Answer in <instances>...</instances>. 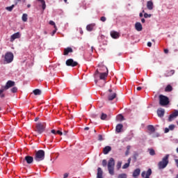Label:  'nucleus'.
I'll list each match as a JSON object with an SVG mask.
<instances>
[{"instance_id":"1","label":"nucleus","mask_w":178,"mask_h":178,"mask_svg":"<svg viewBox=\"0 0 178 178\" xmlns=\"http://www.w3.org/2000/svg\"><path fill=\"white\" fill-rule=\"evenodd\" d=\"M169 154H166L162 159L161 161H160L158 164V169L159 170H162L163 169H165L166 168V166H168V165H169Z\"/></svg>"},{"instance_id":"2","label":"nucleus","mask_w":178,"mask_h":178,"mask_svg":"<svg viewBox=\"0 0 178 178\" xmlns=\"http://www.w3.org/2000/svg\"><path fill=\"white\" fill-rule=\"evenodd\" d=\"M108 173L113 176L115 175V159L111 158L107 164Z\"/></svg>"},{"instance_id":"3","label":"nucleus","mask_w":178,"mask_h":178,"mask_svg":"<svg viewBox=\"0 0 178 178\" xmlns=\"http://www.w3.org/2000/svg\"><path fill=\"white\" fill-rule=\"evenodd\" d=\"M45 158V152L42 149L38 150L36 152L35 155V161L37 162H40L41 161H44Z\"/></svg>"},{"instance_id":"4","label":"nucleus","mask_w":178,"mask_h":178,"mask_svg":"<svg viewBox=\"0 0 178 178\" xmlns=\"http://www.w3.org/2000/svg\"><path fill=\"white\" fill-rule=\"evenodd\" d=\"M159 105H161V106H166V105H169V103L170 102L169 101V97L163 95H160L159 96Z\"/></svg>"},{"instance_id":"5","label":"nucleus","mask_w":178,"mask_h":178,"mask_svg":"<svg viewBox=\"0 0 178 178\" xmlns=\"http://www.w3.org/2000/svg\"><path fill=\"white\" fill-rule=\"evenodd\" d=\"M45 131V124L38 122L36 124L35 131L38 133V134H42Z\"/></svg>"},{"instance_id":"6","label":"nucleus","mask_w":178,"mask_h":178,"mask_svg":"<svg viewBox=\"0 0 178 178\" xmlns=\"http://www.w3.org/2000/svg\"><path fill=\"white\" fill-rule=\"evenodd\" d=\"M13 53L8 51L5 54L4 60L6 63H12L13 62Z\"/></svg>"},{"instance_id":"7","label":"nucleus","mask_w":178,"mask_h":178,"mask_svg":"<svg viewBox=\"0 0 178 178\" xmlns=\"http://www.w3.org/2000/svg\"><path fill=\"white\" fill-rule=\"evenodd\" d=\"M117 95H118L116 94V92H114L113 90H112V89H109L108 93V100L113 101V99L116 98Z\"/></svg>"},{"instance_id":"8","label":"nucleus","mask_w":178,"mask_h":178,"mask_svg":"<svg viewBox=\"0 0 178 178\" xmlns=\"http://www.w3.org/2000/svg\"><path fill=\"white\" fill-rule=\"evenodd\" d=\"M65 65L67 66H70L71 67H75V66H77L79 65V63L74 61L72 58L67 59L65 62Z\"/></svg>"},{"instance_id":"9","label":"nucleus","mask_w":178,"mask_h":178,"mask_svg":"<svg viewBox=\"0 0 178 178\" xmlns=\"http://www.w3.org/2000/svg\"><path fill=\"white\" fill-rule=\"evenodd\" d=\"M151 175H152V170H151V168H149L147 172H142L141 176L143 178H149V176H151Z\"/></svg>"},{"instance_id":"10","label":"nucleus","mask_w":178,"mask_h":178,"mask_svg":"<svg viewBox=\"0 0 178 178\" xmlns=\"http://www.w3.org/2000/svg\"><path fill=\"white\" fill-rule=\"evenodd\" d=\"M15 83L13 81H8L7 83H6L5 86H3L4 88V90H9V88L12 87H15Z\"/></svg>"},{"instance_id":"11","label":"nucleus","mask_w":178,"mask_h":178,"mask_svg":"<svg viewBox=\"0 0 178 178\" xmlns=\"http://www.w3.org/2000/svg\"><path fill=\"white\" fill-rule=\"evenodd\" d=\"M178 116V111L177 110H175L174 112H172L169 118H168V122H172V120H173V119H176V118H177Z\"/></svg>"},{"instance_id":"12","label":"nucleus","mask_w":178,"mask_h":178,"mask_svg":"<svg viewBox=\"0 0 178 178\" xmlns=\"http://www.w3.org/2000/svg\"><path fill=\"white\" fill-rule=\"evenodd\" d=\"M103 69H104V70H107V72H103V73H100V80H105V79H106V77H108V68L105 66L102 67Z\"/></svg>"},{"instance_id":"13","label":"nucleus","mask_w":178,"mask_h":178,"mask_svg":"<svg viewBox=\"0 0 178 178\" xmlns=\"http://www.w3.org/2000/svg\"><path fill=\"white\" fill-rule=\"evenodd\" d=\"M24 161H26V163L30 165L34 162V158L31 156H26Z\"/></svg>"},{"instance_id":"14","label":"nucleus","mask_w":178,"mask_h":178,"mask_svg":"<svg viewBox=\"0 0 178 178\" xmlns=\"http://www.w3.org/2000/svg\"><path fill=\"white\" fill-rule=\"evenodd\" d=\"M16 38H20V33L17 32L12 35L10 37V42H13L16 40Z\"/></svg>"},{"instance_id":"15","label":"nucleus","mask_w":178,"mask_h":178,"mask_svg":"<svg viewBox=\"0 0 178 178\" xmlns=\"http://www.w3.org/2000/svg\"><path fill=\"white\" fill-rule=\"evenodd\" d=\"M157 115L159 118H163L165 116V109L160 108L157 110Z\"/></svg>"},{"instance_id":"16","label":"nucleus","mask_w":178,"mask_h":178,"mask_svg":"<svg viewBox=\"0 0 178 178\" xmlns=\"http://www.w3.org/2000/svg\"><path fill=\"white\" fill-rule=\"evenodd\" d=\"M72 52H73V49L72 47H67L64 49L63 55L67 56L69 54H72Z\"/></svg>"},{"instance_id":"17","label":"nucleus","mask_w":178,"mask_h":178,"mask_svg":"<svg viewBox=\"0 0 178 178\" xmlns=\"http://www.w3.org/2000/svg\"><path fill=\"white\" fill-rule=\"evenodd\" d=\"M111 151H112V147H111V146H106L103 149V154H104V155H107V154H109Z\"/></svg>"},{"instance_id":"18","label":"nucleus","mask_w":178,"mask_h":178,"mask_svg":"<svg viewBox=\"0 0 178 178\" xmlns=\"http://www.w3.org/2000/svg\"><path fill=\"white\" fill-rule=\"evenodd\" d=\"M135 29L137 31H143V25H141V23L136 22L135 24Z\"/></svg>"},{"instance_id":"19","label":"nucleus","mask_w":178,"mask_h":178,"mask_svg":"<svg viewBox=\"0 0 178 178\" xmlns=\"http://www.w3.org/2000/svg\"><path fill=\"white\" fill-rule=\"evenodd\" d=\"M140 173H141V170H140V168H136L133 172V177H138Z\"/></svg>"},{"instance_id":"20","label":"nucleus","mask_w":178,"mask_h":178,"mask_svg":"<svg viewBox=\"0 0 178 178\" xmlns=\"http://www.w3.org/2000/svg\"><path fill=\"white\" fill-rule=\"evenodd\" d=\"M102 175H104V171H102V168H97V178H103Z\"/></svg>"},{"instance_id":"21","label":"nucleus","mask_w":178,"mask_h":178,"mask_svg":"<svg viewBox=\"0 0 178 178\" xmlns=\"http://www.w3.org/2000/svg\"><path fill=\"white\" fill-rule=\"evenodd\" d=\"M147 8L149 10H152L154 9V3L152 1H147Z\"/></svg>"},{"instance_id":"22","label":"nucleus","mask_w":178,"mask_h":178,"mask_svg":"<svg viewBox=\"0 0 178 178\" xmlns=\"http://www.w3.org/2000/svg\"><path fill=\"white\" fill-rule=\"evenodd\" d=\"M174 73H175V70H168L166 71L165 76V77H170V76H173Z\"/></svg>"},{"instance_id":"23","label":"nucleus","mask_w":178,"mask_h":178,"mask_svg":"<svg viewBox=\"0 0 178 178\" xmlns=\"http://www.w3.org/2000/svg\"><path fill=\"white\" fill-rule=\"evenodd\" d=\"M122 129H123V124H117V126L115 127L116 133H120L122 131Z\"/></svg>"},{"instance_id":"24","label":"nucleus","mask_w":178,"mask_h":178,"mask_svg":"<svg viewBox=\"0 0 178 178\" xmlns=\"http://www.w3.org/2000/svg\"><path fill=\"white\" fill-rule=\"evenodd\" d=\"M111 35L112 38H115V39L119 38V37H120L119 33H118L116 31H111Z\"/></svg>"},{"instance_id":"25","label":"nucleus","mask_w":178,"mask_h":178,"mask_svg":"<svg viewBox=\"0 0 178 178\" xmlns=\"http://www.w3.org/2000/svg\"><path fill=\"white\" fill-rule=\"evenodd\" d=\"M172 90H173V87H172V86L170 85H168L165 88V92H170V91H172Z\"/></svg>"},{"instance_id":"26","label":"nucleus","mask_w":178,"mask_h":178,"mask_svg":"<svg viewBox=\"0 0 178 178\" xmlns=\"http://www.w3.org/2000/svg\"><path fill=\"white\" fill-rule=\"evenodd\" d=\"M147 130L151 131V133H155V127L153 125H149L147 127Z\"/></svg>"},{"instance_id":"27","label":"nucleus","mask_w":178,"mask_h":178,"mask_svg":"<svg viewBox=\"0 0 178 178\" xmlns=\"http://www.w3.org/2000/svg\"><path fill=\"white\" fill-rule=\"evenodd\" d=\"M38 1L42 3V8L43 10H45V8H47V5L45 4V1L44 0H38Z\"/></svg>"},{"instance_id":"28","label":"nucleus","mask_w":178,"mask_h":178,"mask_svg":"<svg viewBox=\"0 0 178 178\" xmlns=\"http://www.w3.org/2000/svg\"><path fill=\"white\" fill-rule=\"evenodd\" d=\"M34 95H41V90L40 89H35L33 91Z\"/></svg>"},{"instance_id":"29","label":"nucleus","mask_w":178,"mask_h":178,"mask_svg":"<svg viewBox=\"0 0 178 178\" xmlns=\"http://www.w3.org/2000/svg\"><path fill=\"white\" fill-rule=\"evenodd\" d=\"M93 29H94V25L92 24H89L86 26V30L88 31H92Z\"/></svg>"},{"instance_id":"30","label":"nucleus","mask_w":178,"mask_h":178,"mask_svg":"<svg viewBox=\"0 0 178 178\" xmlns=\"http://www.w3.org/2000/svg\"><path fill=\"white\" fill-rule=\"evenodd\" d=\"M106 118H108V115H106V113H102L100 119L102 120H106Z\"/></svg>"},{"instance_id":"31","label":"nucleus","mask_w":178,"mask_h":178,"mask_svg":"<svg viewBox=\"0 0 178 178\" xmlns=\"http://www.w3.org/2000/svg\"><path fill=\"white\" fill-rule=\"evenodd\" d=\"M13 8H15V5H12L11 6H8L6 8V10L8 12H12L13 10Z\"/></svg>"},{"instance_id":"32","label":"nucleus","mask_w":178,"mask_h":178,"mask_svg":"<svg viewBox=\"0 0 178 178\" xmlns=\"http://www.w3.org/2000/svg\"><path fill=\"white\" fill-rule=\"evenodd\" d=\"M3 91H5V89L3 87H2V88L0 90V97L1 98H4L5 97V95L2 94L3 92Z\"/></svg>"},{"instance_id":"33","label":"nucleus","mask_w":178,"mask_h":178,"mask_svg":"<svg viewBox=\"0 0 178 178\" xmlns=\"http://www.w3.org/2000/svg\"><path fill=\"white\" fill-rule=\"evenodd\" d=\"M118 178H127V175L125 173L120 174Z\"/></svg>"},{"instance_id":"34","label":"nucleus","mask_w":178,"mask_h":178,"mask_svg":"<svg viewBox=\"0 0 178 178\" xmlns=\"http://www.w3.org/2000/svg\"><path fill=\"white\" fill-rule=\"evenodd\" d=\"M27 14H23L22 17V21H24V22H27Z\"/></svg>"},{"instance_id":"35","label":"nucleus","mask_w":178,"mask_h":178,"mask_svg":"<svg viewBox=\"0 0 178 178\" xmlns=\"http://www.w3.org/2000/svg\"><path fill=\"white\" fill-rule=\"evenodd\" d=\"M117 119L118 120H120V122H122V120H124V117H123V115H118L117 116Z\"/></svg>"},{"instance_id":"36","label":"nucleus","mask_w":178,"mask_h":178,"mask_svg":"<svg viewBox=\"0 0 178 178\" xmlns=\"http://www.w3.org/2000/svg\"><path fill=\"white\" fill-rule=\"evenodd\" d=\"M149 155L154 156L155 155V150L154 149H149Z\"/></svg>"},{"instance_id":"37","label":"nucleus","mask_w":178,"mask_h":178,"mask_svg":"<svg viewBox=\"0 0 178 178\" xmlns=\"http://www.w3.org/2000/svg\"><path fill=\"white\" fill-rule=\"evenodd\" d=\"M120 168H122V161H118L117 163V169L119 170V169H120Z\"/></svg>"},{"instance_id":"38","label":"nucleus","mask_w":178,"mask_h":178,"mask_svg":"<svg viewBox=\"0 0 178 178\" xmlns=\"http://www.w3.org/2000/svg\"><path fill=\"white\" fill-rule=\"evenodd\" d=\"M108 165V162L106 161V159L102 161V166H104V168L106 167V165Z\"/></svg>"},{"instance_id":"39","label":"nucleus","mask_w":178,"mask_h":178,"mask_svg":"<svg viewBox=\"0 0 178 178\" xmlns=\"http://www.w3.org/2000/svg\"><path fill=\"white\" fill-rule=\"evenodd\" d=\"M147 17H151V14H148L147 13H144V18L147 19Z\"/></svg>"},{"instance_id":"40","label":"nucleus","mask_w":178,"mask_h":178,"mask_svg":"<svg viewBox=\"0 0 178 178\" xmlns=\"http://www.w3.org/2000/svg\"><path fill=\"white\" fill-rule=\"evenodd\" d=\"M49 24L51 26H54V29H56V24H55V23L54 22V21H49Z\"/></svg>"},{"instance_id":"41","label":"nucleus","mask_w":178,"mask_h":178,"mask_svg":"<svg viewBox=\"0 0 178 178\" xmlns=\"http://www.w3.org/2000/svg\"><path fill=\"white\" fill-rule=\"evenodd\" d=\"M11 92H17V87H13L12 89H11Z\"/></svg>"},{"instance_id":"42","label":"nucleus","mask_w":178,"mask_h":178,"mask_svg":"<svg viewBox=\"0 0 178 178\" xmlns=\"http://www.w3.org/2000/svg\"><path fill=\"white\" fill-rule=\"evenodd\" d=\"M129 166H130V164H129L128 163H126L122 166V169H127V168H129Z\"/></svg>"},{"instance_id":"43","label":"nucleus","mask_w":178,"mask_h":178,"mask_svg":"<svg viewBox=\"0 0 178 178\" xmlns=\"http://www.w3.org/2000/svg\"><path fill=\"white\" fill-rule=\"evenodd\" d=\"M168 129H169L170 130H175V124H170V125H169Z\"/></svg>"},{"instance_id":"44","label":"nucleus","mask_w":178,"mask_h":178,"mask_svg":"<svg viewBox=\"0 0 178 178\" xmlns=\"http://www.w3.org/2000/svg\"><path fill=\"white\" fill-rule=\"evenodd\" d=\"M138 157V153H134V159L137 161V158Z\"/></svg>"},{"instance_id":"45","label":"nucleus","mask_w":178,"mask_h":178,"mask_svg":"<svg viewBox=\"0 0 178 178\" xmlns=\"http://www.w3.org/2000/svg\"><path fill=\"white\" fill-rule=\"evenodd\" d=\"M56 134H58L59 136H63V132H62V131L58 130L56 131Z\"/></svg>"},{"instance_id":"46","label":"nucleus","mask_w":178,"mask_h":178,"mask_svg":"<svg viewBox=\"0 0 178 178\" xmlns=\"http://www.w3.org/2000/svg\"><path fill=\"white\" fill-rule=\"evenodd\" d=\"M100 20H101V22H106V17H102L100 18Z\"/></svg>"},{"instance_id":"47","label":"nucleus","mask_w":178,"mask_h":178,"mask_svg":"<svg viewBox=\"0 0 178 178\" xmlns=\"http://www.w3.org/2000/svg\"><path fill=\"white\" fill-rule=\"evenodd\" d=\"M69 177V173L66 172L63 175V178H67Z\"/></svg>"},{"instance_id":"48","label":"nucleus","mask_w":178,"mask_h":178,"mask_svg":"<svg viewBox=\"0 0 178 178\" xmlns=\"http://www.w3.org/2000/svg\"><path fill=\"white\" fill-rule=\"evenodd\" d=\"M98 138H99V141H102V140H104V138H102V135H99Z\"/></svg>"},{"instance_id":"49","label":"nucleus","mask_w":178,"mask_h":178,"mask_svg":"<svg viewBox=\"0 0 178 178\" xmlns=\"http://www.w3.org/2000/svg\"><path fill=\"white\" fill-rule=\"evenodd\" d=\"M137 91H141V90H143V88H141V86H138L137 88H136Z\"/></svg>"},{"instance_id":"50","label":"nucleus","mask_w":178,"mask_h":178,"mask_svg":"<svg viewBox=\"0 0 178 178\" xmlns=\"http://www.w3.org/2000/svg\"><path fill=\"white\" fill-rule=\"evenodd\" d=\"M51 133H52V134H56V131L55 129H52Z\"/></svg>"},{"instance_id":"51","label":"nucleus","mask_w":178,"mask_h":178,"mask_svg":"<svg viewBox=\"0 0 178 178\" xmlns=\"http://www.w3.org/2000/svg\"><path fill=\"white\" fill-rule=\"evenodd\" d=\"M164 54H169V50L168 49H165Z\"/></svg>"},{"instance_id":"52","label":"nucleus","mask_w":178,"mask_h":178,"mask_svg":"<svg viewBox=\"0 0 178 178\" xmlns=\"http://www.w3.org/2000/svg\"><path fill=\"white\" fill-rule=\"evenodd\" d=\"M130 148H131V146L130 145L127 146V151H130Z\"/></svg>"},{"instance_id":"53","label":"nucleus","mask_w":178,"mask_h":178,"mask_svg":"<svg viewBox=\"0 0 178 178\" xmlns=\"http://www.w3.org/2000/svg\"><path fill=\"white\" fill-rule=\"evenodd\" d=\"M129 154H130V151L129 150H127L126 152H125L126 156H127V155H129Z\"/></svg>"},{"instance_id":"54","label":"nucleus","mask_w":178,"mask_h":178,"mask_svg":"<svg viewBox=\"0 0 178 178\" xmlns=\"http://www.w3.org/2000/svg\"><path fill=\"white\" fill-rule=\"evenodd\" d=\"M127 163H129V165H130V162H131V158H129L128 160H127Z\"/></svg>"},{"instance_id":"55","label":"nucleus","mask_w":178,"mask_h":178,"mask_svg":"<svg viewBox=\"0 0 178 178\" xmlns=\"http://www.w3.org/2000/svg\"><path fill=\"white\" fill-rule=\"evenodd\" d=\"M147 47H152V43L151 42H147Z\"/></svg>"},{"instance_id":"56","label":"nucleus","mask_w":178,"mask_h":178,"mask_svg":"<svg viewBox=\"0 0 178 178\" xmlns=\"http://www.w3.org/2000/svg\"><path fill=\"white\" fill-rule=\"evenodd\" d=\"M169 128H165V133H169Z\"/></svg>"},{"instance_id":"57","label":"nucleus","mask_w":178,"mask_h":178,"mask_svg":"<svg viewBox=\"0 0 178 178\" xmlns=\"http://www.w3.org/2000/svg\"><path fill=\"white\" fill-rule=\"evenodd\" d=\"M63 134L64 136H67V131H64V132L63 133Z\"/></svg>"},{"instance_id":"58","label":"nucleus","mask_w":178,"mask_h":178,"mask_svg":"<svg viewBox=\"0 0 178 178\" xmlns=\"http://www.w3.org/2000/svg\"><path fill=\"white\" fill-rule=\"evenodd\" d=\"M57 31H58V29L56 26L55 30L53 31V34H55V33H56Z\"/></svg>"},{"instance_id":"59","label":"nucleus","mask_w":178,"mask_h":178,"mask_svg":"<svg viewBox=\"0 0 178 178\" xmlns=\"http://www.w3.org/2000/svg\"><path fill=\"white\" fill-rule=\"evenodd\" d=\"M84 130H85V131H88V130H90V127H85V128H84Z\"/></svg>"},{"instance_id":"60","label":"nucleus","mask_w":178,"mask_h":178,"mask_svg":"<svg viewBox=\"0 0 178 178\" xmlns=\"http://www.w3.org/2000/svg\"><path fill=\"white\" fill-rule=\"evenodd\" d=\"M141 22H142V23H145V19L142 18V19H141Z\"/></svg>"},{"instance_id":"61","label":"nucleus","mask_w":178,"mask_h":178,"mask_svg":"<svg viewBox=\"0 0 178 178\" xmlns=\"http://www.w3.org/2000/svg\"><path fill=\"white\" fill-rule=\"evenodd\" d=\"M175 162L177 163V168H178V159H175Z\"/></svg>"},{"instance_id":"62","label":"nucleus","mask_w":178,"mask_h":178,"mask_svg":"<svg viewBox=\"0 0 178 178\" xmlns=\"http://www.w3.org/2000/svg\"><path fill=\"white\" fill-rule=\"evenodd\" d=\"M38 119H40L38 117L35 118V122H38Z\"/></svg>"},{"instance_id":"63","label":"nucleus","mask_w":178,"mask_h":178,"mask_svg":"<svg viewBox=\"0 0 178 178\" xmlns=\"http://www.w3.org/2000/svg\"><path fill=\"white\" fill-rule=\"evenodd\" d=\"M139 16H140V17H143V13H140L139 14Z\"/></svg>"},{"instance_id":"64","label":"nucleus","mask_w":178,"mask_h":178,"mask_svg":"<svg viewBox=\"0 0 178 178\" xmlns=\"http://www.w3.org/2000/svg\"><path fill=\"white\" fill-rule=\"evenodd\" d=\"M27 8H31V5L28 4V5H27Z\"/></svg>"}]
</instances>
